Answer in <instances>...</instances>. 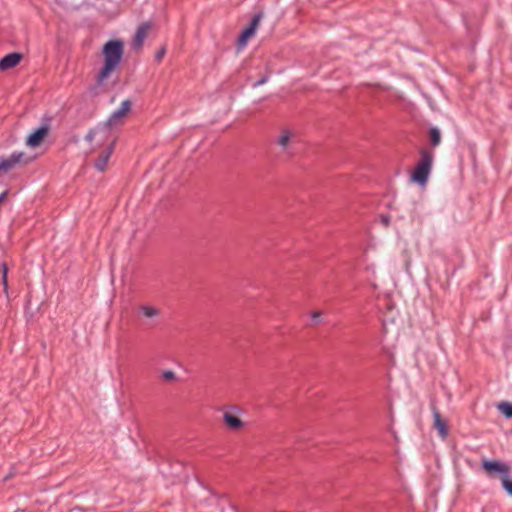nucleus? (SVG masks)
Here are the masks:
<instances>
[{
  "label": "nucleus",
  "mask_w": 512,
  "mask_h": 512,
  "mask_svg": "<svg viewBox=\"0 0 512 512\" xmlns=\"http://www.w3.org/2000/svg\"><path fill=\"white\" fill-rule=\"evenodd\" d=\"M123 54V43L121 41H109L103 47L104 66L98 74V84H103L112 71L119 65Z\"/></svg>",
  "instance_id": "nucleus-1"
},
{
  "label": "nucleus",
  "mask_w": 512,
  "mask_h": 512,
  "mask_svg": "<svg viewBox=\"0 0 512 512\" xmlns=\"http://www.w3.org/2000/svg\"><path fill=\"white\" fill-rule=\"evenodd\" d=\"M8 192L4 191L0 194V203L7 197Z\"/></svg>",
  "instance_id": "nucleus-22"
},
{
  "label": "nucleus",
  "mask_w": 512,
  "mask_h": 512,
  "mask_svg": "<svg viewBox=\"0 0 512 512\" xmlns=\"http://www.w3.org/2000/svg\"><path fill=\"white\" fill-rule=\"evenodd\" d=\"M115 149V140H110L108 143V146H106L104 149L101 150L98 158L94 162L95 168L99 172H104L109 158L111 157L112 153Z\"/></svg>",
  "instance_id": "nucleus-7"
},
{
  "label": "nucleus",
  "mask_w": 512,
  "mask_h": 512,
  "mask_svg": "<svg viewBox=\"0 0 512 512\" xmlns=\"http://www.w3.org/2000/svg\"><path fill=\"white\" fill-rule=\"evenodd\" d=\"M151 30V24L150 23H143L140 25L136 31L135 37H134V46L135 47H141L145 38L147 37L149 31Z\"/></svg>",
  "instance_id": "nucleus-11"
},
{
  "label": "nucleus",
  "mask_w": 512,
  "mask_h": 512,
  "mask_svg": "<svg viewBox=\"0 0 512 512\" xmlns=\"http://www.w3.org/2000/svg\"><path fill=\"white\" fill-rule=\"evenodd\" d=\"M264 82H265V79H261L260 81H258V82L256 83V85L263 84Z\"/></svg>",
  "instance_id": "nucleus-24"
},
{
  "label": "nucleus",
  "mask_w": 512,
  "mask_h": 512,
  "mask_svg": "<svg viewBox=\"0 0 512 512\" xmlns=\"http://www.w3.org/2000/svg\"><path fill=\"white\" fill-rule=\"evenodd\" d=\"M166 53V49L162 47L157 53H156V60L161 61Z\"/></svg>",
  "instance_id": "nucleus-21"
},
{
  "label": "nucleus",
  "mask_w": 512,
  "mask_h": 512,
  "mask_svg": "<svg viewBox=\"0 0 512 512\" xmlns=\"http://www.w3.org/2000/svg\"><path fill=\"white\" fill-rule=\"evenodd\" d=\"M497 409L508 419L512 418V403L502 402L497 405Z\"/></svg>",
  "instance_id": "nucleus-16"
},
{
  "label": "nucleus",
  "mask_w": 512,
  "mask_h": 512,
  "mask_svg": "<svg viewBox=\"0 0 512 512\" xmlns=\"http://www.w3.org/2000/svg\"><path fill=\"white\" fill-rule=\"evenodd\" d=\"M33 159L22 151H13L9 156L0 157V174L16 169L18 166L26 165Z\"/></svg>",
  "instance_id": "nucleus-3"
},
{
  "label": "nucleus",
  "mask_w": 512,
  "mask_h": 512,
  "mask_svg": "<svg viewBox=\"0 0 512 512\" xmlns=\"http://www.w3.org/2000/svg\"><path fill=\"white\" fill-rule=\"evenodd\" d=\"M501 485L504 490L512 497V481L509 477L501 478Z\"/></svg>",
  "instance_id": "nucleus-18"
},
{
  "label": "nucleus",
  "mask_w": 512,
  "mask_h": 512,
  "mask_svg": "<svg viewBox=\"0 0 512 512\" xmlns=\"http://www.w3.org/2000/svg\"><path fill=\"white\" fill-rule=\"evenodd\" d=\"M261 19H262L261 13L256 14L253 17L249 27H247L246 29L243 30L242 34L240 35V37L238 39L239 47H245L247 42L249 41V39L254 36L257 28L259 27Z\"/></svg>",
  "instance_id": "nucleus-6"
},
{
  "label": "nucleus",
  "mask_w": 512,
  "mask_h": 512,
  "mask_svg": "<svg viewBox=\"0 0 512 512\" xmlns=\"http://www.w3.org/2000/svg\"><path fill=\"white\" fill-rule=\"evenodd\" d=\"M481 465L489 476H493L494 474H500L502 478L509 477L510 468L504 462L496 460H483Z\"/></svg>",
  "instance_id": "nucleus-5"
},
{
  "label": "nucleus",
  "mask_w": 512,
  "mask_h": 512,
  "mask_svg": "<svg viewBox=\"0 0 512 512\" xmlns=\"http://www.w3.org/2000/svg\"><path fill=\"white\" fill-rule=\"evenodd\" d=\"M431 131V145L436 147L440 144V130H430Z\"/></svg>",
  "instance_id": "nucleus-17"
},
{
  "label": "nucleus",
  "mask_w": 512,
  "mask_h": 512,
  "mask_svg": "<svg viewBox=\"0 0 512 512\" xmlns=\"http://www.w3.org/2000/svg\"><path fill=\"white\" fill-rule=\"evenodd\" d=\"M1 271H2V282H3V285H4V290L7 291V289H8V284H7L8 268H7V265L5 263L2 264Z\"/></svg>",
  "instance_id": "nucleus-19"
},
{
  "label": "nucleus",
  "mask_w": 512,
  "mask_h": 512,
  "mask_svg": "<svg viewBox=\"0 0 512 512\" xmlns=\"http://www.w3.org/2000/svg\"><path fill=\"white\" fill-rule=\"evenodd\" d=\"M295 139V134L293 133V130H282V133L277 138V143L280 147H282L284 150H287L289 147V144Z\"/></svg>",
  "instance_id": "nucleus-13"
},
{
  "label": "nucleus",
  "mask_w": 512,
  "mask_h": 512,
  "mask_svg": "<svg viewBox=\"0 0 512 512\" xmlns=\"http://www.w3.org/2000/svg\"><path fill=\"white\" fill-rule=\"evenodd\" d=\"M432 416L433 425L438 430L440 437L446 439L448 436L447 422L442 418L436 407H432Z\"/></svg>",
  "instance_id": "nucleus-9"
},
{
  "label": "nucleus",
  "mask_w": 512,
  "mask_h": 512,
  "mask_svg": "<svg viewBox=\"0 0 512 512\" xmlns=\"http://www.w3.org/2000/svg\"><path fill=\"white\" fill-rule=\"evenodd\" d=\"M319 316H320V314L318 312H315L312 314V317H314V318H318Z\"/></svg>",
  "instance_id": "nucleus-23"
},
{
  "label": "nucleus",
  "mask_w": 512,
  "mask_h": 512,
  "mask_svg": "<svg viewBox=\"0 0 512 512\" xmlns=\"http://www.w3.org/2000/svg\"><path fill=\"white\" fill-rule=\"evenodd\" d=\"M162 377L166 381H173L176 378V374L172 370H166L162 373Z\"/></svg>",
  "instance_id": "nucleus-20"
},
{
  "label": "nucleus",
  "mask_w": 512,
  "mask_h": 512,
  "mask_svg": "<svg viewBox=\"0 0 512 512\" xmlns=\"http://www.w3.org/2000/svg\"><path fill=\"white\" fill-rule=\"evenodd\" d=\"M223 420L228 427L234 430L241 428L243 425L242 421L231 413H225L223 415Z\"/></svg>",
  "instance_id": "nucleus-14"
},
{
  "label": "nucleus",
  "mask_w": 512,
  "mask_h": 512,
  "mask_svg": "<svg viewBox=\"0 0 512 512\" xmlns=\"http://www.w3.org/2000/svg\"><path fill=\"white\" fill-rule=\"evenodd\" d=\"M22 55L19 53H10L0 60V70L4 71L13 68L19 64Z\"/></svg>",
  "instance_id": "nucleus-10"
},
{
  "label": "nucleus",
  "mask_w": 512,
  "mask_h": 512,
  "mask_svg": "<svg viewBox=\"0 0 512 512\" xmlns=\"http://www.w3.org/2000/svg\"><path fill=\"white\" fill-rule=\"evenodd\" d=\"M131 109V101L130 100H124L120 107L112 113V115L109 118V125H120L122 124L123 118L127 116Z\"/></svg>",
  "instance_id": "nucleus-8"
},
{
  "label": "nucleus",
  "mask_w": 512,
  "mask_h": 512,
  "mask_svg": "<svg viewBox=\"0 0 512 512\" xmlns=\"http://www.w3.org/2000/svg\"><path fill=\"white\" fill-rule=\"evenodd\" d=\"M420 156V160L416 164L411 178L414 182L424 185L426 184L432 170L434 153L427 148H422L420 150Z\"/></svg>",
  "instance_id": "nucleus-2"
},
{
  "label": "nucleus",
  "mask_w": 512,
  "mask_h": 512,
  "mask_svg": "<svg viewBox=\"0 0 512 512\" xmlns=\"http://www.w3.org/2000/svg\"><path fill=\"white\" fill-rule=\"evenodd\" d=\"M85 139L92 144L94 149H104L108 146L110 140L116 141V138L111 135L110 130H89Z\"/></svg>",
  "instance_id": "nucleus-4"
},
{
  "label": "nucleus",
  "mask_w": 512,
  "mask_h": 512,
  "mask_svg": "<svg viewBox=\"0 0 512 512\" xmlns=\"http://www.w3.org/2000/svg\"><path fill=\"white\" fill-rule=\"evenodd\" d=\"M49 130H34L32 134L27 137L26 145L35 148L39 146L41 141L48 135Z\"/></svg>",
  "instance_id": "nucleus-12"
},
{
  "label": "nucleus",
  "mask_w": 512,
  "mask_h": 512,
  "mask_svg": "<svg viewBox=\"0 0 512 512\" xmlns=\"http://www.w3.org/2000/svg\"><path fill=\"white\" fill-rule=\"evenodd\" d=\"M139 314L145 318H155L159 316L160 311L154 306L142 305L139 307Z\"/></svg>",
  "instance_id": "nucleus-15"
},
{
  "label": "nucleus",
  "mask_w": 512,
  "mask_h": 512,
  "mask_svg": "<svg viewBox=\"0 0 512 512\" xmlns=\"http://www.w3.org/2000/svg\"><path fill=\"white\" fill-rule=\"evenodd\" d=\"M39 128L44 129V128H48V126H46V125H42V126H40Z\"/></svg>",
  "instance_id": "nucleus-25"
}]
</instances>
